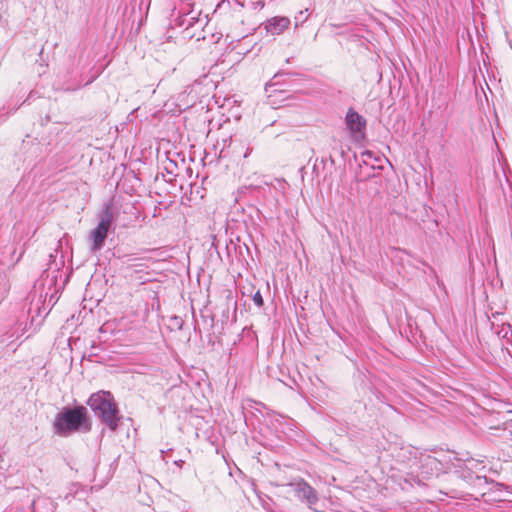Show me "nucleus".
Here are the masks:
<instances>
[{
  "mask_svg": "<svg viewBox=\"0 0 512 512\" xmlns=\"http://www.w3.org/2000/svg\"><path fill=\"white\" fill-rule=\"evenodd\" d=\"M91 430L87 409L82 405L64 407L53 422V431L56 435L67 437L74 432H88Z\"/></svg>",
  "mask_w": 512,
  "mask_h": 512,
  "instance_id": "nucleus-1",
  "label": "nucleus"
},
{
  "mask_svg": "<svg viewBox=\"0 0 512 512\" xmlns=\"http://www.w3.org/2000/svg\"><path fill=\"white\" fill-rule=\"evenodd\" d=\"M87 404L103 425L111 431L117 430L122 416L111 392L101 390L93 393Z\"/></svg>",
  "mask_w": 512,
  "mask_h": 512,
  "instance_id": "nucleus-2",
  "label": "nucleus"
},
{
  "mask_svg": "<svg viewBox=\"0 0 512 512\" xmlns=\"http://www.w3.org/2000/svg\"><path fill=\"white\" fill-rule=\"evenodd\" d=\"M205 24L206 22L203 19L192 15L191 12L184 14L179 12L177 15L173 13L170 20L171 28H182L181 33L184 39H204L202 32Z\"/></svg>",
  "mask_w": 512,
  "mask_h": 512,
  "instance_id": "nucleus-3",
  "label": "nucleus"
},
{
  "mask_svg": "<svg viewBox=\"0 0 512 512\" xmlns=\"http://www.w3.org/2000/svg\"><path fill=\"white\" fill-rule=\"evenodd\" d=\"M113 214L109 205L101 213L100 222L97 227L92 230L90 238L92 240L91 250L93 252L99 251L107 238L108 231L111 227Z\"/></svg>",
  "mask_w": 512,
  "mask_h": 512,
  "instance_id": "nucleus-4",
  "label": "nucleus"
},
{
  "mask_svg": "<svg viewBox=\"0 0 512 512\" xmlns=\"http://www.w3.org/2000/svg\"><path fill=\"white\" fill-rule=\"evenodd\" d=\"M418 451L414 449L413 447H400L398 448L394 455L395 461L397 463L403 464L406 461L412 462L410 464V467L413 466H433L437 464L436 458L430 456V455H421L420 457H417Z\"/></svg>",
  "mask_w": 512,
  "mask_h": 512,
  "instance_id": "nucleus-5",
  "label": "nucleus"
},
{
  "mask_svg": "<svg viewBox=\"0 0 512 512\" xmlns=\"http://www.w3.org/2000/svg\"><path fill=\"white\" fill-rule=\"evenodd\" d=\"M290 486L293 489L295 497L302 502L308 504L309 508H313L319 498L317 491L305 480L301 479L295 483H291Z\"/></svg>",
  "mask_w": 512,
  "mask_h": 512,
  "instance_id": "nucleus-6",
  "label": "nucleus"
},
{
  "mask_svg": "<svg viewBox=\"0 0 512 512\" xmlns=\"http://www.w3.org/2000/svg\"><path fill=\"white\" fill-rule=\"evenodd\" d=\"M291 21L285 16H274L262 23L266 33L271 36L281 35L289 28Z\"/></svg>",
  "mask_w": 512,
  "mask_h": 512,
  "instance_id": "nucleus-7",
  "label": "nucleus"
},
{
  "mask_svg": "<svg viewBox=\"0 0 512 512\" xmlns=\"http://www.w3.org/2000/svg\"><path fill=\"white\" fill-rule=\"evenodd\" d=\"M346 127L351 133H362L366 129V119L356 112L353 108H349L345 117Z\"/></svg>",
  "mask_w": 512,
  "mask_h": 512,
  "instance_id": "nucleus-8",
  "label": "nucleus"
},
{
  "mask_svg": "<svg viewBox=\"0 0 512 512\" xmlns=\"http://www.w3.org/2000/svg\"><path fill=\"white\" fill-rule=\"evenodd\" d=\"M464 471L467 472V475H464V478L470 482H473L474 479L480 480L482 477L477 474V470L484 469L481 461L469 458L464 460L463 462Z\"/></svg>",
  "mask_w": 512,
  "mask_h": 512,
  "instance_id": "nucleus-9",
  "label": "nucleus"
},
{
  "mask_svg": "<svg viewBox=\"0 0 512 512\" xmlns=\"http://www.w3.org/2000/svg\"><path fill=\"white\" fill-rule=\"evenodd\" d=\"M495 332L499 338L505 339L507 343H510L512 339V326L508 323H502L495 328Z\"/></svg>",
  "mask_w": 512,
  "mask_h": 512,
  "instance_id": "nucleus-10",
  "label": "nucleus"
},
{
  "mask_svg": "<svg viewBox=\"0 0 512 512\" xmlns=\"http://www.w3.org/2000/svg\"><path fill=\"white\" fill-rule=\"evenodd\" d=\"M5 252H7L10 255V258L6 261L0 260V265H6L7 267H14L21 259L23 252L19 254L18 257L14 258V255L16 253V249L14 247H5Z\"/></svg>",
  "mask_w": 512,
  "mask_h": 512,
  "instance_id": "nucleus-11",
  "label": "nucleus"
},
{
  "mask_svg": "<svg viewBox=\"0 0 512 512\" xmlns=\"http://www.w3.org/2000/svg\"><path fill=\"white\" fill-rule=\"evenodd\" d=\"M289 75H291V74L290 73H285V72H277L276 74H274L273 78L268 83H266L265 91L266 92H273L272 88L275 87V86L281 85L282 84V78L284 76H289ZM274 91H278V90L274 89Z\"/></svg>",
  "mask_w": 512,
  "mask_h": 512,
  "instance_id": "nucleus-12",
  "label": "nucleus"
},
{
  "mask_svg": "<svg viewBox=\"0 0 512 512\" xmlns=\"http://www.w3.org/2000/svg\"><path fill=\"white\" fill-rule=\"evenodd\" d=\"M268 415L271 417V423L275 425L276 428L281 427L283 424H287L288 421H290L289 418L275 412L268 413Z\"/></svg>",
  "mask_w": 512,
  "mask_h": 512,
  "instance_id": "nucleus-13",
  "label": "nucleus"
},
{
  "mask_svg": "<svg viewBox=\"0 0 512 512\" xmlns=\"http://www.w3.org/2000/svg\"><path fill=\"white\" fill-rule=\"evenodd\" d=\"M43 501H45V499H43V498H38L37 500H35V499L29 500L28 512H38L37 507Z\"/></svg>",
  "mask_w": 512,
  "mask_h": 512,
  "instance_id": "nucleus-14",
  "label": "nucleus"
},
{
  "mask_svg": "<svg viewBox=\"0 0 512 512\" xmlns=\"http://www.w3.org/2000/svg\"><path fill=\"white\" fill-rule=\"evenodd\" d=\"M177 168V164L175 161L168 159L167 164L165 165V170L168 174L176 175L175 169Z\"/></svg>",
  "mask_w": 512,
  "mask_h": 512,
  "instance_id": "nucleus-15",
  "label": "nucleus"
},
{
  "mask_svg": "<svg viewBox=\"0 0 512 512\" xmlns=\"http://www.w3.org/2000/svg\"><path fill=\"white\" fill-rule=\"evenodd\" d=\"M252 299L256 306L262 307L264 305V300L259 290L253 295Z\"/></svg>",
  "mask_w": 512,
  "mask_h": 512,
  "instance_id": "nucleus-16",
  "label": "nucleus"
},
{
  "mask_svg": "<svg viewBox=\"0 0 512 512\" xmlns=\"http://www.w3.org/2000/svg\"><path fill=\"white\" fill-rule=\"evenodd\" d=\"M362 156L365 158L363 160L364 163H367V160L372 158V152L371 151H365V152L362 153Z\"/></svg>",
  "mask_w": 512,
  "mask_h": 512,
  "instance_id": "nucleus-17",
  "label": "nucleus"
},
{
  "mask_svg": "<svg viewBox=\"0 0 512 512\" xmlns=\"http://www.w3.org/2000/svg\"><path fill=\"white\" fill-rule=\"evenodd\" d=\"M174 463H175L178 467H180V468H181V467L184 465L185 461H184V460H176V461H174Z\"/></svg>",
  "mask_w": 512,
  "mask_h": 512,
  "instance_id": "nucleus-18",
  "label": "nucleus"
},
{
  "mask_svg": "<svg viewBox=\"0 0 512 512\" xmlns=\"http://www.w3.org/2000/svg\"><path fill=\"white\" fill-rule=\"evenodd\" d=\"M174 319H175V321H176V324L179 326V328H181V326H182V321H181V319H180V318H178V317H175Z\"/></svg>",
  "mask_w": 512,
  "mask_h": 512,
  "instance_id": "nucleus-19",
  "label": "nucleus"
},
{
  "mask_svg": "<svg viewBox=\"0 0 512 512\" xmlns=\"http://www.w3.org/2000/svg\"><path fill=\"white\" fill-rule=\"evenodd\" d=\"M263 508L267 511H271L270 507H269V504L267 502H263Z\"/></svg>",
  "mask_w": 512,
  "mask_h": 512,
  "instance_id": "nucleus-20",
  "label": "nucleus"
},
{
  "mask_svg": "<svg viewBox=\"0 0 512 512\" xmlns=\"http://www.w3.org/2000/svg\"><path fill=\"white\" fill-rule=\"evenodd\" d=\"M93 80H94V78H92L91 80H88L84 85L90 84Z\"/></svg>",
  "mask_w": 512,
  "mask_h": 512,
  "instance_id": "nucleus-21",
  "label": "nucleus"
},
{
  "mask_svg": "<svg viewBox=\"0 0 512 512\" xmlns=\"http://www.w3.org/2000/svg\"><path fill=\"white\" fill-rule=\"evenodd\" d=\"M497 486H498V487H501V488H502V487H504V485H503V484H497Z\"/></svg>",
  "mask_w": 512,
  "mask_h": 512,
  "instance_id": "nucleus-22",
  "label": "nucleus"
}]
</instances>
